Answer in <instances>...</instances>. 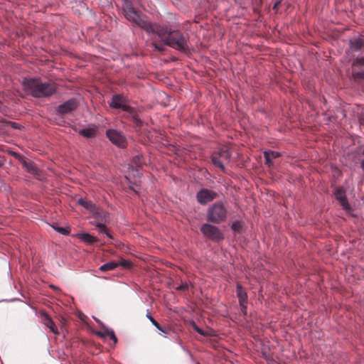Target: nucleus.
<instances>
[{
    "label": "nucleus",
    "instance_id": "nucleus-2",
    "mask_svg": "<svg viewBox=\"0 0 364 364\" xmlns=\"http://www.w3.org/2000/svg\"><path fill=\"white\" fill-rule=\"evenodd\" d=\"M24 90L36 98L48 97L57 91L56 84L52 81H42L40 78H25L22 82Z\"/></svg>",
    "mask_w": 364,
    "mask_h": 364
},
{
    "label": "nucleus",
    "instance_id": "nucleus-12",
    "mask_svg": "<svg viewBox=\"0 0 364 364\" xmlns=\"http://www.w3.org/2000/svg\"><path fill=\"white\" fill-rule=\"evenodd\" d=\"M21 163L23 165V168L29 173H31L36 177H38L40 176L39 170L33 162H32L31 161H28L25 159H23V160Z\"/></svg>",
    "mask_w": 364,
    "mask_h": 364
},
{
    "label": "nucleus",
    "instance_id": "nucleus-16",
    "mask_svg": "<svg viewBox=\"0 0 364 364\" xmlns=\"http://www.w3.org/2000/svg\"><path fill=\"white\" fill-rule=\"evenodd\" d=\"M78 238L84 242L92 245L98 241L97 237L89 233H80L77 235Z\"/></svg>",
    "mask_w": 364,
    "mask_h": 364
},
{
    "label": "nucleus",
    "instance_id": "nucleus-35",
    "mask_svg": "<svg viewBox=\"0 0 364 364\" xmlns=\"http://www.w3.org/2000/svg\"><path fill=\"white\" fill-rule=\"evenodd\" d=\"M193 329L197 332L200 335H203V336H208L209 334L205 333L203 330H202L201 328H200L199 327H198L196 325H194L193 326Z\"/></svg>",
    "mask_w": 364,
    "mask_h": 364
},
{
    "label": "nucleus",
    "instance_id": "nucleus-18",
    "mask_svg": "<svg viewBox=\"0 0 364 364\" xmlns=\"http://www.w3.org/2000/svg\"><path fill=\"white\" fill-rule=\"evenodd\" d=\"M350 44L352 50L358 51L364 46V41L362 38H354L350 40Z\"/></svg>",
    "mask_w": 364,
    "mask_h": 364
},
{
    "label": "nucleus",
    "instance_id": "nucleus-27",
    "mask_svg": "<svg viewBox=\"0 0 364 364\" xmlns=\"http://www.w3.org/2000/svg\"><path fill=\"white\" fill-rule=\"evenodd\" d=\"M2 151H5L4 149H2ZM9 155L14 156L15 159H18L20 162H21L24 157L23 156H21L20 154L17 153V152H15L14 151H11V150H6V151Z\"/></svg>",
    "mask_w": 364,
    "mask_h": 364
},
{
    "label": "nucleus",
    "instance_id": "nucleus-33",
    "mask_svg": "<svg viewBox=\"0 0 364 364\" xmlns=\"http://www.w3.org/2000/svg\"><path fill=\"white\" fill-rule=\"evenodd\" d=\"M106 334L110 338L111 340L114 341V343L117 342V338L112 330H107Z\"/></svg>",
    "mask_w": 364,
    "mask_h": 364
},
{
    "label": "nucleus",
    "instance_id": "nucleus-31",
    "mask_svg": "<svg viewBox=\"0 0 364 364\" xmlns=\"http://www.w3.org/2000/svg\"><path fill=\"white\" fill-rule=\"evenodd\" d=\"M118 264L124 269H131L133 266L131 262L125 259H122Z\"/></svg>",
    "mask_w": 364,
    "mask_h": 364
},
{
    "label": "nucleus",
    "instance_id": "nucleus-15",
    "mask_svg": "<svg viewBox=\"0 0 364 364\" xmlns=\"http://www.w3.org/2000/svg\"><path fill=\"white\" fill-rule=\"evenodd\" d=\"M237 296L238 297L239 304L247 302V294L245 289L240 284H237Z\"/></svg>",
    "mask_w": 364,
    "mask_h": 364
},
{
    "label": "nucleus",
    "instance_id": "nucleus-42",
    "mask_svg": "<svg viewBox=\"0 0 364 364\" xmlns=\"http://www.w3.org/2000/svg\"><path fill=\"white\" fill-rule=\"evenodd\" d=\"M196 364H200L199 362H198Z\"/></svg>",
    "mask_w": 364,
    "mask_h": 364
},
{
    "label": "nucleus",
    "instance_id": "nucleus-4",
    "mask_svg": "<svg viewBox=\"0 0 364 364\" xmlns=\"http://www.w3.org/2000/svg\"><path fill=\"white\" fill-rule=\"evenodd\" d=\"M227 218V208L221 201L213 203L207 210V220L213 223L220 224L225 222Z\"/></svg>",
    "mask_w": 364,
    "mask_h": 364
},
{
    "label": "nucleus",
    "instance_id": "nucleus-22",
    "mask_svg": "<svg viewBox=\"0 0 364 364\" xmlns=\"http://www.w3.org/2000/svg\"><path fill=\"white\" fill-rule=\"evenodd\" d=\"M132 164L136 167H141L143 164H145V159L142 155H136L133 157Z\"/></svg>",
    "mask_w": 364,
    "mask_h": 364
},
{
    "label": "nucleus",
    "instance_id": "nucleus-6",
    "mask_svg": "<svg viewBox=\"0 0 364 364\" xmlns=\"http://www.w3.org/2000/svg\"><path fill=\"white\" fill-rule=\"evenodd\" d=\"M200 231L205 237L212 241L220 242L224 239L223 232L213 225L209 223L203 224L200 227Z\"/></svg>",
    "mask_w": 364,
    "mask_h": 364
},
{
    "label": "nucleus",
    "instance_id": "nucleus-1",
    "mask_svg": "<svg viewBox=\"0 0 364 364\" xmlns=\"http://www.w3.org/2000/svg\"><path fill=\"white\" fill-rule=\"evenodd\" d=\"M152 34L157 35L165 46L183 53H190L191 44L187 33L177 29H172L168 25L157 23Z\"/></svg>",
    "mask_w": 364,
    "mask_h": 364
},
{
    "label": "nucleus",
    "instance_id": "nucleus-37",
    "mask_svg": "<svg viewBox=\"0 0 364 364\" xmlns=\"http://www.w3.org/2000/svg\"><path fill=\"white\" fill-rule=\"evenodd\" d=\"M357 65H364V57L357 58L353 63V66H355Z\"/></svg>",
    "mask_w": 364,
    "mask_h": 364
},
{
    "label": "nucleus",
    "instance_id": "nucleus-36",
    "mask_svg": "<svg viewBox=\"0 0 364 364\" xmlns=\"http://www.w3.org/2000/svg\"><path fill=\"white\" fill-rule=\"evenodd\" d=\"M247 303H242V304H240V310L242 313V314L244 316H246L247 315Z\"/></svg>",
    "mask_w": 364,
    "mask_h": 364
},
{
    "label": "nucleus",
    "instance_id": "nucleus-29",
    "mask_svg": "<svg viewBox=\"0 0 364 364\" xmlns=\"http://www.w3.org/2000/svg\"><path fill=\"white\" fill-rule=\"evenodd\" d=\"M353 77L355 81H360L364 80V72H353Z\"/></svg>",
    "mask_w": 364,
    "mask_h": 364
},
{
    "label": "nucleus",
    "instance_id": "nucleus-3",
    "mask_svg": "<svg viewBox=\"0 0 364 364\" xmlns=\"http://www.w3.org/2000/svg\"><path fill=\"white\" fill-rule=\"evenodd\" d=\"M124 16L129 22L142 28L148 34H152L157 25L156 23L148 21L146 16L141 15L135 9L127 12Z\"/></svg>",
    "mask_w": 364,
    "mask_h": 364
},
{
    "label": "nucleus",
    "instance_id": "nucleus-17",
    "mask_svg": "<svg viewBox=\"0 0 364 364\" xmlns=\"http://www.w3.org/2000/svg\"><path fill=\"white\" fill-rule=\"evenodd\" d=\"M266 164L268 166H271L272 164V161L274 159L278 158L280 154L277 151H267L264 153Z\"/></svg>",
    "mask_w": 364,
    "mask_h": 364
},
{
    "label": "nucleus",
    "instance_id": "nucleus-19",
    "mask_svg": "<svg viewBox=\"0 0 364 364\" xmlns=\"http://www.w3.org/2000/svg\"><path fill=\"white\" fill-rule=\"evenodd\" d=\"M79 134L85 138H93L96 136V129L95 128H87L79 131Z\"/></svg>",
    "mask_w": 364,
    "mask_h": 364
},
{
    "label": "nucleus",
    "instance_id": "nucleus-11",
    "mask_svg": "<svg viewBox=\"0 0 364 364\" xmlns=\"http://www.w3.org/2000/svg\"><path fill=\"white\" fill-rule=\"evenodd\" d=\"M334 195L346 211L348 212L351 210L350 205H349L346 198V191L343 188H336L334 191Z\"/></svg>",
    "mask_w": 364,
    "mask_h": 364
},
{
    "label": "nucleus",
    "instance_id": "nucleus-5",
    "mask_svg": "<svg viewBox=\"0 0 364 364\" xmlns=\"http://www.w3.org/2000/svg\"><path fill=\"white\" fill-rule=\"evenodd\" d=\"M230 157V149L228 146H224L213 152L211 161L215 166L219 168L223 172H225V164L229 163Z\"/></svg>",
    "mask_w": 364,
    "mask_h": 364
},
{
    "label": "nucleus",
    "instance_id": "nucleus-24",
    "mask_svg": "<svg viewBox=\"0 0 364 364\" xmlns=\"http://www.w3.org/2000/svg\"><path fill=\"white\" fill-rule=\"evenodd\" d=\"M134 9L132 2L130 0H124L122 4V11L123 14H126L127 12L129 11L130 10Z\"/></svg>",
    "mask_w": 364,
    "mask_h": 364
},
{
    "label": "nucleus",
    "instance_id": "nucleus-20",
    "mask_svg": "<svg viewBox=\"0 0 364 364\" xmlns=\"http://www.w3.org/2000/svg\"><path fill=\"white\" fill-rule=\"evenodd\" d=\"M94 217L99 221H106L107 213L100 208H93Z\"/></svg>",
    "mask_w": 364,
    "mask_h": 364
},
{
    "label": "nucleus",
    "instance_id": "nucleus-30",
    "mask_svg": "<svg viewBox=\"0 0 364 364\" xmlns=\"http://www.w3.org/2000/svg\"><path fill=\"white\" fill-rule=\"evenodd\" d=\"M242 223L239 221H235L232 224L231 228L235 232H239L242 229Z\"/></svg>",
    "mask_w": 364,
    "mask_h": 364
},
{
    "label": "nucleus",
    "instance_id": "nucleus-38",
    "mask_svg": "<svg viewBox=\"0 0 364 364\" xmlns=\"http://www.w3.org/2000/svg\"><path fill=\"white\" fill-rule=\"evenodd\" d=\"M281 1H282V0L276 1V2L274 3V4L273 6V9L274 10L277 11L279 9V5L281 4Z\"/></svg>",
    "mask_w": 364,
    "mask_h": 364
},
{
    "label": "nucleus",
    "instance_id": "nucleus-23",
    "mask_svg": "<svg viewBox=\"0 0 364 364\" xmlns=\"http://www.w3.org/2000/svg\"><path fill=\"white\" fill-rule=\"evenodd\" d=\"M96 228L98 230V232L101 234H105L109 238L112 239V237L111 235V234L109 233V232L108 231L107 227L105 226V225H104L103 223H98L97 225H96Z\"/></svg>",
    "mask_w": 364,
    "mask_h": 364
},
{
    "label": "nucleus",
    "instance_id": "nucleus-40",
    "mask_svg": "<svg viewBox=\"0 0 364 364\" xmlns=\"http://www.w3.org/2000/svg\"><path fill=\"white\" fill-rule=\"evenodd\" d=\"M361 166L364 169V159L361 162Z\"/></svg>",
    "mask_w": 364,
    "mask_h": 364
},
{
    "label": "nucleus",
    "instance_id": "nucleus-28",
    "mask_svg": "<svg viewBox=\"0 0 364 364\" xmlns=\"http://www.w3.org/2000/svg\"><path fill=\"white\" fill-rule=\"evenodd\" d=\"M78 203L87 209H93L94 208L93 204L91 202L85 200L84 199H80L78 200Z\"/></svg>",
    "mask_w": 364,
    "mask_h": 364
},
{
    "label": "nucleus",
    "instance_id": "nucleus-13",
    "mask_svg": "<svg viewBox=\"0 0 364 364\" xmlns=\"http://www.w3.org/2000/svg\"><path fill=\"white\" fill-rule=\"evenodd\" d=\"M124 111L127 112L130 115V117L133 119V122L137 126L140 127L141 125L142 122L139 117L138 110L136 108L128 105L127 107H125V109Z\"/></svg>",
    "mask_w": 364,
    "mask_h": 364
},
{
    "label": "nucleus",
    "instance_id": "nucleus-7",
    "mask_svg": "<svg viewBox=\"0 0 364 364\" xmlns=\"http://www.w3.org/2000/svg\"><path fill=\"white\" fill-rule=\"evenodd\" d=\"M106 136L113 144L119 148L124 149L127 146V139L121 132L116 129H108L106 132Z\"/></svg>",
    "mask_w": 364,
    "mask_h": 364
},
{
    "label": "nucleus",
    "instance_id": "nucleus-14",
    "mask_svg": "<svg viewBox=\"0 0 364 364\" xmlns=\"http://www.w3.org/2000/svg\"><path fill=\"white\" fill-rule=\"evenodd\" d=\"M43 323L50 329V331L55 335H58L59 332L58 331V328L56 327L54 321L52 318L46 314L43 315Z\"/></svg>",
    "mask_w": 364,
    "mask_h": 364
},
{
    "label": "nucleus",
    "instance_id": "nucleus-39",
    "mask_svg": "<svg viewBox=\"0 0 364 364\" xmlns=\"http://www.w3.org/2000/svg\"><path fill=\"white\" fill-rule=\"evenodd\" d=\"M5 163V160L3 159H0V167L3 166Z\"/></svg>",
    "mask_w": 364,
    "mask_h": 364
},
{
    "label": "nucleus",
    "instance_id": "nucleus-21",
    "mask_svg": "<svg viewBox=\"0 0 364 364\" xmlns=\"http://www.w3.org/2000/svg\"><path fill=\"white\" fill-rule=\"evenodd\" d=\"M119 266V264L116 262H109L106 264H104L100 267V269L102 272L109 271L114 269L117 267Z\"/></svg>",
    "mask_w": 364,
    "mask_h": 364
},
{
    "label": "nucleus",
    "instance_id": "nucleus-9",
    "mask_svg": "<svg viewBox=\"0 0 364 364\" xmlns=\"http://www.w3.org/2000/svg\"><path fill=\"white\" fill-rule=\"evenodd\" d=\"M78 105V101L75 98H72L60 105L57 107V112L61 115L67 114L75 110Z\"/></svg>",
    "mask_w": 364,
    "mask_h": 364
},
{
    "label": "nucleus",
    "instance_id": "nucleus-26",
    "mask_svg": "<svg viewBox=\"0 0 364 364\" xmlns=\"http://www.w3.org/2000/svg\"><path fill=\"white\" fill-rule=\"evenodd\" d=\"M151 46L154 48V50L160 53H164L166 50L164 45L159 44L156 41L151 43Z\"/></svg>",
    "mask_w": 364,
    "mask_h": 364
},
{
    "label": "nucleus",
    "instance_id": "nucleus-34",
    "mask_svg": "<svg viewBox=\"0 0 364 364\" xmlns=\"http://www.w3.org/2000/svg\"><path fill=\"white\" fill-rule=\"evenodd\" d=\"M176 289L179 291H186L188 289V284L186 282H182Z\"/></svg>",
    "mask_w": 364,
    "mask_h": 364
},
{
    "label": "nucleus",
    "instance_id": "nucleus-25",
    "mask_svg": "<svg viewBox=\"0 0 364 364\" xmlns=\"http://www.w3.org/2000/svg\"><path fill=\"white\" fill-rule=\"evenodd\" d=\"M146 317L149 319V321L152 323V324L159 331L166 333L165 328H164L161 325L153 318V316L150 314H146Z\"/></svg>",
    "mask_w": 364,
    "mask_h": 364
},
{
    "label": "nucleus",
    "instance_id": "nucleus-8",
    "mask_svg": "<svg viewBox=\"0 0 364 364\" xmlns=\"http://www.w3.org/2000/svg\"><path fill=\"white\" fill-rule=\"evenodd\" d=\"M218 197V193L213 191L203 188L196 194L198 202L201 205H205Z\"/></svg>",
    "mask_w": 364,
    "mask_h": 364
},
{
    "label": "nucleus",
    "instance_id": "nucleus-10",
    "mask_svg": "<svg viewBox=\"0 0 364 364\" xmlns=\"http://www.w3.org/2000/svg\"><path fill=\"white\" fill-rule=\"evenodd\" d=\"M127 102V99L123 95L115 94L112 97L111 102L109 105L111 108L121 109L124 111L125 107L128 106Z\"/></svg>",
    "mask_w": 364,
    "mask_h": 364
},
{
    "label": "nucleus",
    "instance_id": "nucleus-41",
    "mask_svg": "<svg viewBox=\"0 0 364 364\" xmlns=\"http://www.w3.org/2000/svg\"><path fill=\"white\" fill-rule=\"evenodd\" d=\"M363 154L364 155V149H363Z\"/></svg>",
    "mask_w": 364,
    "mask_h": 364
},
{
    "label": "nucleus",
    "instance_id": "nucleus-32",
    "mask_svg": "<svg viewBox=\"0 0 364 364\" xmlns=\"http://www.w3.org/2000/svg\"><path fill=\"white\" fill-rule=\"evenodd\" d=\"M53 228L59 233L62 234V235H68L70 234V230L68 229V228H62V227H54L53 226Z\"/></svg>",
    "mask_w": 364,
    "mask_h": 364
}]
</instances>
